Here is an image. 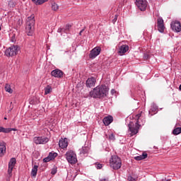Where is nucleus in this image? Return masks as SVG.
Masks as SVG:
<instances>
[{"mask_svg": "<svg viewBox=\"0 0 181 181\" xmlns=\"http://www.w3.org/2000/svg\"><path fill=\"white\" fill-rule=\"evenodd\" d=\"M118 19V16L115 15L114 19L112 20V23H115Z\"/></svg>", "mask_w": 181, "mask_h": 181, "instance_id": "f704fd0d", "label": "nucleus"}, {"mask_svg": "<svg viewBox=\"0 0 181 181\" xmlns=\"http://www.w3.org/2000/svg\"><path fill=\"white\" fill-rule=\"evenodd\" d=\"M49 0H38L37 2V5H42V4H45V2H47Z\"/></svg>", "mask_w": 181, "mask_h": 181, "instance_id": "c85d7f7f", "label": "nucleus"}, {"mask_svg": "<svg viewBox=\"0 0 181 181\" xmlns=\"http://www.w3.org/2000/svg\"><path fill=\"white\" fill-rule=\"evenodd\" d=\"M4 88L6 93H9V94H12L13 93V90H12V88H11V85L9 84H6Z\"/></svg>", "mask_w": 181, "mask_h": 181, "instance_id": "4be33fe9", "label": "nucleus"}, {"mask_svg": "<svg viewBox=\"0 0 181 181\" xmlns=\"http://www.w3.org/2000/svg\"><path fill=\"white\" fill-rule=\"evenodd\" d=\"M69 146V143L67 142V139H62L59 141V146L62 148V149H64V148H67Z\"/></svg>", "mask_w": 181, "mask_h": 181, "instance_id": "dca6fc26", "label": "nucleus"}, {"mask_svg": "<svg viewBox=\"0 0 181 181\" xmlns=\"http://www.w3.org/2000/svg\"><path fill=\"white\" fill-rule=\"evenodd\" d=\"M157 26H158V30L160 32V33H163L165 30V24L163 23V19L162 18H158Z\"/></svg>", "mask_w": 181, "mask_h": 181, "instance_id": "9b49d317", "label": "nucleus"}, {"mask_svg": "<svg viewBox=\"0 0 181 181\" xmlns=\"http://www.w3.org/2000/svg\"><path fill=\"white\" fill-rule=\"evenodd\" d=\"M12 42H13V40H12Z\"/></svg>", "mask_w": 181, "mask_h": 181, "instance_id": "37998d69", "label": "nucleus"}, {"mask_svg": "<svg viewBox=\"0 0 181 181\" xmlns=\"http://www.w3.org/2000/svg\"><path fill=\"white\" fill-rule=\"evenodd\" d=\"M173 135H179L180 134H181V127H176L175 129H174V130L173 131Z\"/></svg>", "mask_w": 181, "mask_h": 181, "instance_id": "b1692460", "label": "nucleus"}, {"mask_svg": "<svg viewBox=\"0 0 181 181\" xmlns=\"http://www.w3.org/2000/svg\"><path fill=\"white\" fill-rule=\"evenodd\" d=\"M109 139H110V141H115V136H114V134H110L109 136Z\"/></svg>", "mask_w": 181, "mask_h": 181, "instance_id": "473e14b6", "label": "nucleus"}, {"mask_svg": "<svg viewBox=\"0 0 181 181\" xmlns=\"http://www.w3.org/2000/svg\"><path fill=\"white\" fill-rule=\"evenodd\" d=\"M57 156V153H49V157L50 158L51 160L52 159H54V158H56Z\"/></svg>", "mask_w": 181, "mask_h": 181, "instance_id": "bb28decb", "label": "nucleus"}, {"mask_svg": "<svg viewBox=\"0 0 181 181\" xmlns=\"http://www.w3.org/2000/svg\"><path fill=\"white\" fill-rule=\"evenodd\" d=\"M144 58L146 60H148V59H149V55H148V54H145Z\"/></svg>", "mask_w": 181, "mask_h": 181, "instance_id": "e433bc0d", "label": "nucleus"}, {"mask_svg": "<svg viewBox=\"0 0 181 181\" xmlns=\"http://www.w3.org/2000/svg\"><path fill=\"white\" fill-rule=\"evenodd\" d=\"M108 94V88L105 85L97 86L90 92V95L93 98H103Z\"/></svg>", "mask_w": 181, "mask_h": 181, "instance_id": "f03ea898", "label": "nucleus"}, {"mask_svg": "<svg viewBox=\"0 0 181 181\" xmlns=\"http://www.w3.org/2000/svg\"><path fill=\"white\" fill-rule=\"evenodd\" d=\"M15 165H16V158H11L8 163V177H12V171L13 170V168H15Z\"/></svg>", "mask_w": 181, "mask_h": 181, "instance_id": "6e6552de", "label": "nucleus"}, {"mask_svg": "<svg viewBox=\"0 0 181 181\" xmlns=\"http://www.w3.org/2000/svg\"><path fill=\"white\" fill-rule=\"evenodd\" d=\"M67 179H69V176L67 177Z\"/></svg>", "mask_w": 181, "mask_h": 181, "instance_id": "79ce46f5", "label": "nucleus"}, {"mask_svg": "<svg viewBox=\"0 0 181 181\" xmlns=\"http://www.w3.org/2000/svg\"><path fill=\"white\" fill-rule=\"evenodd\" d=\"M135 119H136L135 127H132L134 122H130L129 124V129L131 132L132 136L136 135L139 131V127L145 124V118L142 116V112L136 115Z\"/></svg>", "mask_w": 181, "mask_h": 181, "instance_id": "f257e3e1", "label": "nucleus"}, {"mask_svg": "<svg viewBox=\"0 0 181 181\" xmlns=\"http://www.w3.org/2000/svg\"><path fill=\"white\" fill-rule=\"evenodd\" d=\"M66 159L71 165H76L77 163V156L74 151L70 150L68 151L66 154Z\"/></svg>", "mask_w": 181, "mask_h": 181, "instance_id": "39448f33", "label": "nucleus"}, {"mask_svg": "<svg viewBox=\"0 0 181 181\" xmlns=\"http://www.w3.org/2000/svg\"><path fill=\"white\" fill-rule=\"evenodd\" d=\"M95 78L93 77L88 78L86 81V86L89 87V88H91V87H94L95 86Z\"/></svg>", "mask_w": 181, "mask_h": 181, "instance_id": "2eb2a0df", "label": "nucleus"}, {"mask_svg": "<svg viewBox=\"0 0 181 181\" xmlns=\"http://www.w3.org/2000/svg\"><path fill=\"white\" fill-rule=\"evenodd\" d=\"M50 93H52V86H47L45 88V95H47V94H50Z\"/></svg>", "mask_w": 181, "mask_h": 181, "instance_id": "5701e85b", "label": "nucleus"}, {"mask_svg": "<svg viewBox=\"0 0 181 181\" xmlns=\"http://www.w3.org/2000/svg\"><path fill=\"white\" fill-rule=\"evenodd\" d=\"M83 32H84V29H83L82 30L80 31V33H79L80 36H81V33H83Z\"/></svg>", "mask_w": 181, "mask_h": 181, "instance_id": "58836bf2", "label": "nucleus"}, {"mask_svg": "<svg viewBox=\"0 0 181 181\" xmlns=\"http://www.w3.org/2000/svg\"><path fill=\"white\" fill-rule=\"evenodd\" d=\"M32 1L34 2L35 5H37V2L39 1V0H32Z\"/></svg>", "mask_w": 181, "mask_h": 181, "instance_id": "4c0bfd02", "label": "nucleus"}, {"mask_svg": "<svg viewBox=\"0 0 181 181\" xmlns=\"http://www.w3.org/2000/svg\"><path fill=\"white\" fill-rule=\"evenodd\" d=\"M52 11H59V5L56 3H53L52 5Z\"/></svg>", "mask_w": 181, "mask_h": 181, "instance_id": "a878e982", "label": "nucleus"}, {"mask_svg": "<svg viewBox=\"0 0 181 181\" xmlns=\"http://www.w3.org/2000/svg\"><path fill=\"white\" fill-rule=\"evenodd\" d=\"M96 168L97 169H101L103 168V164H97Z\"/></svg>", "mask_w": 181, "mask_h": 181, "instance_id": "c9c22d12", "label": "nucleus"}, {"mask_svg": "<svg viewBox=\"0 0 181 181\" xmlns=\"http://www.w3.org/2000/svg\"><path fill=\"white\" fill-rule=\"evenodd\" d=\"M11 131H17L15 128H5L0 127V132H4V134H9Z\"/></svg>", "mask_w": 181, "mask_h": 181, "instance_id": "6ab92c4d", "label": "nucleus"}, {"mask_svg": "<svg viewBox=\"0 0 181 181\" xmlns=\"http://www.w3.org/2000/svg\"><path fill=\"white\" fill-rule=\"evenodd\" d=\"M100 53H101V47H96L93 48L89 54V59H95L96 56H98Z\"/></svg>", "mask_w": 181, "mask_h": 181, "instance_id": "9d476101", "label": "nucleus"}, {"mask_svg": "<svg viewBox=\"0 0 181 181\" xmlns=\"http://www.w3.org/2000/svg\"><path fill=\"white\" fill-rule=\"evenodd\" d=\"M87 152H88L87 147H82V148L81 149V153L84 155V154L87 153Z\"/></svg>", "mask_w": 181, "mask_h": 181, "instance_id": "cd10ccee", "label": "nucleus"}, {"mask_svg": "<svg viewBox=\"0 0 181 181\" xmlns=\"http://www.w3.org/2000/svg\"><path fill=\"white\" fill-rule=\"evenodd\" d=\"M8 4L10 8H15L16 6V3L13 0H10Z\"/></svg>", "mask_w": 181, "mask_h": 181, "instance_id": "393cba45", "label": "nucleus"}, {"mask_svg": "<svg viewBox=\"0 0 181 181\" xmlns=\"http://www.w3.org/2000/svg\"><path fill=\"white\" fill-rule=\"evenodd\" d=\"M171 28L173 30H175V32H180L181 30V24L179 21H175L171 23Z\"/></svg>", "mask_w": 181, "mask_h": 181, "instance_id": "ddd939ff", "label": "nucleus"}, {"mask_svg": "<svg viewBox=\"0 0 181 181\" xmlns=\"http://www.w3.org/2000/svg\"><path fill=\"white\" fill-rule=\"evenodd\" d=\"M127 50H129V47L127 45H123L119 47L117 53H119L120 56H122L127 53Z\"/></svg>", "mask_w": 181, "mask_h": 181, "instance_id": "f8f14e48", "label": "nucleus"}, {"mask_svg": "<svg viewBox=\"0 0 181 181\" xmlns=\"http://www.w3.org/2000/svg\"><path fill=\"white\" fill-rule=\"evenodd\" d=\"M33 142L36 145H45L49 142V138L45 136H36L33 139Z\"/></svg>", "mask_w": 181, "mask_h": 181, "instance_id": "0eeeda50", "label": "nucleus"}, {"mask_svg": "<svg viewBox=\"0 0 181 181\" xmlns=\"http://www.w3.org/2000/svg\"><path fill=\"white\" fill-rule=\"evenodd\" d=\"M4 119H7V118H6V117H4Z\"/></svg>", "mask_w": 181, "mask_h": 181, "instance_id": "a19ab883", "label": "nucleus"}, {"mask_svg": "<svg viewBox=\"0 0 181 181\" xmlns=\"http://www.w3.org/2000/svg\"><path fill=\"white\" fill-rule=\"evenodd\" d=\"M37 168H39V166L34 165V167L32 169L30 175L33 176V177H36V175H37Z\"/></svg>", "mask_w": 181, "mask_h": 181, "instance_id": "412c9836", "label": "nucleus"}, {"mask_svg": "<svg viewBox=\"0 0 181 181\" xmlns=\"http://www.w3.org/2000/svg\"><path fill=\"white\" fill-rule=\"evenodd\" d=\"M100 181H108V180H107V179H103V180H101Z\"/></svg>", "mask_w": 181, "mask_h": 181, "instance_id": "ea45409f", "label": "nucleus"}, {"mask_svg": "<svg viewBox=\"0 0 181 181\" xmlns=\"http://www.w3.org/2000/svg\"><path fill=\"white\" fill-rule=\"evenodd\" d=\"M103 121V124L105 126H108V125H110V124H111V122H112L114 121V119L112 118V116H107V117H105Z\"/></svg>", "mask_w": 181, "mask_h": 181, "instance_id": "a211bd4d", "label": "nucleus"}, {"mask_svg": "<svg viewBox=\"0 0 181 181\" xmlns=\"http://www.w3.org/2000/svg\"><path fill=\"white\" fill-rule=\"evenodd\" d=\"M136 5L140 11H145L148 6V2L146 0H136Z\"/></svg>", "mask_w": 181, "mask_h": 181, "instance_id": "1a4fd4ad", "label": "nucleus"}, {"mask_svg": "<svg viewBox=\"0 0 181 181\" xmlns=\"http://www.w3.org/2000/svg\"><path fill=\"white\" fill-rule=\"evenodd\" d=\"M18 52L19 47H18V45H13L6 50L5 54L7 57H12L13 56H16Z\"/></svg>", "mask_w": 181, "mask_h": 181, "instance_id": "423d86ee", "label": "nucleus"}, {"mask_svg": "<svg viewBox=\"0 0 181 181\" xmlns=\"http://www.w3.org/2000/svg\"><path fill=\"white\" fill-rule=\"evenodd\" d=\"M52 76L53 77H56L57 78H62L63 77V71L60 69H54L51 72Z\"/></svg>", "mask_w": 181, "mask_h": 181, "instance_id": "4468645a", "label": "nucleus"}, {"mask_svg": "<svg viewBox=\"0 0 181 181\" xmlns=\"http://www.w3.org/2000/svg\"><path fill=\"white\" fill-rule=\"evenodd\" d=\"M110 168H112L115 170H118V169L121 168L122 165V162L121 161V158L117 156H112L110 160Z\"/></svg>", "mask_w": 181, "mask_h": 181, "instance_id": "20e7f679", "label": "nucleus"}, {"mask_svg": "<svg viewBox=\"0 0 181 181\" xmlns=\"http://www.w3.org/2000/svg\"><path fill=\"white\" fill-rule=\"evenodd\" d=\"M148 158V153H143L142 155L134 157L135 160H142Z\"/></svg>", "mask_w": 181, "mask_h": 181, "instance_id": "aec40b11", "label": "nucleus"}, {"mask_svg": "<svg viewBox=\"0 0 181 181\" xmlns=\"http://www.w3.org/2000/svg\"><path fill=\"white\" fill-rule=\"evenodd\" d=\"M128 181H136V179L129 176L128 177V179H127Z\"/></svg>", "mask_w": 181, "mask_h": 181, "instance_id": "72a5a7b5", "label": "nucleus"}, {"mask_svg": "<svg viewBox=\"0 0 181 181\" xmlns=\"http://www.w3.org/2000/svg\"><path fill=\"white\" fill-rule=\"evenodd\" d=\"M56 173H57V168L54 167L52 169L51 174L56 175Z\"/></svg>", "mask_w": 181, "mask_h": 181, "instance_id": "c756f323", "label": "nucleus"}, {"mask_svg": "<svg viewBox=\"0 0 181 181\" xmlns=\"http://www.w3.org/2000/svg\"><path fill=\"white\" fill-rule=\"evenodd\" d=\"M158 110V107L155 106V105H153L151 108V110L150 111H153V112H156V110Z\"/></svg>", "mask_w": 181, "mask_h": 181, "instance_id": "2f4dec72", "label": "nucleus"}, {"mask_svg": "<svg viewBox=\"0 0 181 181\" xmlns=\"http://www.w3.org/2000/svg\"><path fill=\"white\" fill-rule=\"evenodd\" d=\"M50 160H52V158H50L49 156L47 158L43 159V161L45 163L50 162Z\"/></svg>", "mask_w": 181, "mask_h": 181, "instance_id": "7c9ffc66", "label": "nucleus"}, {"mask_svg": "<svg viewBox=\"0 0 181 181\" xmlns=\"http://www.w3.org/2000/svg\"><path fill=\"white\" fill-rule=\"evenodd\" d=\"M6 153V146L5 143L0 142V156H4Z\"/></svg>", "mask_w": 181, "mask_h": 181, "instance_id": "f3484780", "label": "nucleus"}, {"mask_svg": "<svg viewBox=\"0 0 181 181\" xmlns=\"http://www.w3.org/2000/svg\"><path fill=\"white\" fill-rule=\"evenodd\" d=\"M35 14H32L28 17L25 25V31L28 36H32L35 32Z\"/></svg>", "mask_w": 181, "mask_h": 181, "instance_id": "7ed1b4c3", "label": "nucleus"}]
</instances>
